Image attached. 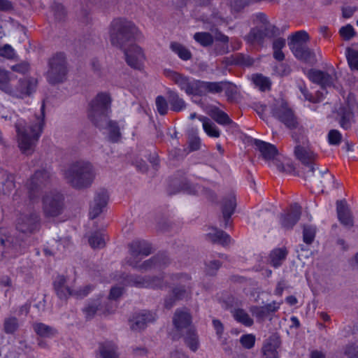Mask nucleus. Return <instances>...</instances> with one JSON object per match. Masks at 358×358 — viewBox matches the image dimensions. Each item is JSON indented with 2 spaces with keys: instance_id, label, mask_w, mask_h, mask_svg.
Listing matches in <instances>:
<instances>
[{
  "instance_id": "obj_9",
  "label": "nucleus",
  "mask_w": 358,
  "mask_h": 358,
  "mask_svg": "<svg viewBox=\"0 0 358 358\" xmlns=\"http://www.w3.org/2000/svg\"><path fill=\"white\" fill-rule=\"evenodd\" d=\"M164 75L178 85L180 90L187 95L197 96L198 83L196 80L170 69L164 70Z\"/></svg>"
},
{
  "instance_id": "obj_17",
  "label": "nucleus",
  "mask_w": 358,
  "mask_h": 358,
  "mask_svg": "<svg viewBox=\"0 0 358 358\" xmlns=\"http://www.w3.org/2000/svg\"><path fill=\"white\" fill-rule=\"evenodd\" d=\"M301 215V207L295 203L290 206L286 212L281 213L279 216V222L281 227L285 230H290L300 220Z\"/></svg>"
},
{
  "instance_id": "obj_26",
  "label": "nucleus",
  "mask_w": 358,
  "mask_h": 358,
  "mask_svg": "<svg viewBox=\"0 0 358 358\" xmlns=\"http://www.w3.org/2000/svg\"><path fill=\"white\" fill-rule=\"evenodd\" d=\"M280 338L275 335L266 340L262 348L263 358H278V348L280 346Z\"/></svg>"
},
{
  "instance_id": "obj_43",
  "label": "nucleus",
  "mask_w": 358,
  "mask_h": 358,
  "mask_svg": "<svg viewBox=\"0 0 358 358\" xmlns=\"http://www.w3.org/2000/svg\"><path fill=\"white\" fill-rule=\"evenodd\" d=\"M171 50L176 53L181 59L184 61L192 58L191 52L183 45L178 42H171L170 44Z\"/></svg>"
},
{
  "instance_id": "obj_46",
  "label": "nucleus",
  "mask_w": 358,
  "mask_h": 358,
  "mask_svg": "<svg viewBox=\"0 0 358 358\" xmlns=\"http://www.w3.org/2000/svg\"><path fill=\"white\" fill-rule=\"evenodd\" d=\"M19 328L18 320L15 317H8L4 319L3 331L6 334H13Z\"/></svg>"
},
{
  "instance_id": "obj_14",
  "label": "nucleus",
  "mask_w": 358,
  "mask_h": 358,
  "mask_svg": "<svg viewBox=\"0 0 358 358\" xmlns=\"http://www.w3.org/2000/svg\"><path fill=\"white\" fill-rule=\"evenodd\" d=\"M16 229L22 234H33L38 232L41 227V219L38 213L32 212L20 215L16 220Z\"/></svg>"
},
{
  "instance_id": "obj_19",
  "label": "nucleus",
  "mask_w": 358,
  "mask_h": 358,
  "mask_svg": "<svg viewBox=\"0 0 358 358\" xmlns=\"http://www.w3.org/2000/svg\"><path fill=\"white\" fill-rule=\"evenodd\" d=\"M35 87L36 81L34 79L23 78L19 80L15 90L9 87V91L7 93L15 97L23 98L31 94Z\"/></svg>"
},
{
  "instance_id": "obj_32",
  "label": "nucleus",
  "mask_w": 358,
  "mask_h": 358,
  "mask_svg": "<svg viewBox=\"0 0 358 358\" xmlns=\"http://www.w3.org/2000/svg\"><path fill=\"white\" fill-rule=\"evenodd\" d=\"M15 187L14 176L0 169V192L3 194H10Z\"/></svg>"
},
{
  "instance_id": "obj_39",
  "label": "nucleus",
  "mask_w": 358,
  "mask_h": 358,
  "mask_svg": "<svg viewBox=\"0 0 358 358\" xmlns=\"http://www.w3.org/2000/svg\"><path fill=\"white\" fill-rule=\"evenodd\" d=\"M108 240L107 235L103 231H95L89 237L88 242L94 249H101L105 247Z\"/></svg>"
},
{
  "instance_id": "obj_40",
  "label": "nucleus",
  "mask_w": 358,
  "mask_h": 358,
  "mask_svg": "<svg viewBox=\"0 0 358 358\" xmlns=\"http://www.w3.org/2000/svg\"><path fill=\"white\" fill-rule=\"evenodd\" d=\"M339 115L341 116L339 120L341 127L345 130L349 129L354 118V113L351 109L345 107L341 108Z\"/></svg>"
},
{
  "instance_id": "obj_18",
  "label": "nucleus",
  "mask_w": 358,
  "mask_h": 358,
  "mask_svg": "<svg viewBox=\"0 0 358 358\" xmlns=\"http://www.w3.org/2000/svg\"><path fill=\"white\" fill-rule=\"evenodd\" d=\"M124 51L126 62L131 67L140 69L144 60V55L141 48L136 44H129L122 49Z\"/></svg>"
},
{
  "instance_id": "obj_25",
  "label": "nucleus",
  "mask_w": 358,
  "mask_h": 358,
  "mask_svg": "<svg viewBox=\"0 0 358 358\" xmlns=\"http://www.w3.org/2000/svg\"><path fill=\"white\" fill-rule=\"evenodd\" d=\"M198 84L197 96H203L207 93H221L224 90L227 82H207L199 80Z\"/></svg>"
},
{
  "instance_id": "obj_38",
  "label": "nucleus",
  "mask_w": 358,
  "mask_h": 358,
  "mask_svg": "<svg viewBox=\"0 0 358 358\" xmlns=\"http://www.w3.org/2000/svg\"><path fill=\"white\" fill-rule=\"evenodd\" d=\"M207 238L213 243H218L222 245H227L231 241L230 236L224 231L214 229L213 232L206 235Z\"/></svg>"
},
{
  "instance_id": "obj_5",
  "label": "nucleus",
  "mask_w": 358,
  "mask_h": 358,
  "mask_svg": "<svg viewBox=\"0 0 358 358\" xmlns=\"http://www.w3.org/2000/svg\"><path fill=\"white\" fill-rule=\"evenodd\" d=\"M302 142L303 145H296L294 155L303 165V176L308 175V178H312L314 171L317 169L316 162L318 155L308 145H305L303 141Z\"/></svg>"
},
{
  "instance_id": "obj_52",
  "label": "nucleus",
  "mask_w": 358,
  "mask_h": 358,
  "mask_svg": "<svg viewBox=\"0 0 358 358\" xmlns=\"http://www.w3.org/2000/svg\"><path fill=\"white\" fill-rule=\"evenodd\" d=\"M316 229L310 225H305L303 230V241L306 244H311L315 237Z\"/></svg>"
},
{
  "instance_id": "obj_50",
  "label": "nucleus",
  "mask_w": 358,
  "mask_h": 358,
  "mask_svg": "<svg viewBox=\"0 0 358 358\" xmlns=\"http://www.w3.org/2000/svg\"><path fill=\"white\" fill-rule=\"evenodd\" d=\"M346 57L350 69L358 71V50L348 48L346 49Z\"/></svg>"
},
{
  "instance_id": "obj_10",
  "label": "nucleus",
  "mask_w": 358,
  "mask_h": 358,
  "mask_svg": "<svg viewBox=\"0 0 358 358\" xmlns=\"http://www.w3.org/2000/svg\"><path fill=\"white\" fill-rule=\"evenodd\" d=\"M120 279L124 285L135 286L139 288H162L164 285L162 278L156 276H141L124 273L121 274Z\"/></svg>"
},
{
  "instance_id": "obj_8",
  "label": "nucleus",
  "mask_w": 358,
  "mask_h": 358,
  "mask_svg": "<svg viewBox=\"0 0 358 358\" xmlns=\"http://www.w3.org/2000/svg\"><path fill=\"white\" fill-rule=\"evenodd\" d=\"M279 29L275 25H268L267 27H252L243 38L250 46L262 48L264 46L266 38H271L278 34Z\"/></svg>"
},
{
  "instance_id": "obj_51",
  "label": "nucleus",
  "mask_w": 358,
  "mask_h": 358,
  "mask_svg": "<svg viewBox=\"0 0 358 358\" xmlns=\"http://www.w3.org/2000/svg\"><path fill=\"white\" fill-rule=\"evenodd\" d=\"M99 306L100 302L98 300L89 302L83 309V311L85 315V317L87 320L92 319L96 315Z\"/></svg>"
},
{
  "instance_id": "obj_24",
  "label": "nucleus",
  "mask_w": 358,
  "mask_h": 358,
  "mask_svg": "<svg viewBox=\"0 0 358 358\" xmlns=\"http://www.w3.org/2000/svg\"><path fill=\"white\" fill-rule=\"evenodd\" d=\"M155 314L152 312L143 310L130 320L131 329L134 331L144 329L148 323L155 320Z\"/></svg>"
},
{
  "instance_id": "obj_59",
  "label": "nucleus",
  "mask_w": 358,
  "mask_h": 358,
  "mask_svg": "<svg viewBox=\"0 0 358 358\" xmlns=\"http://www.w3.org/2000/svg\"><path fill=\"white\" fill-rule=\"evenodd\" d=\"M342 139L341 134L336 129H331L328 134V141L330 145H338Z\"/></svg>"
},
{
  "instance_id": "obj_37",
  "label": "nucleus",
  "mask_w": 358,
  "mask_h": 358,
  "mask_svg": "<svg viewBox=\"0 0 358 358\" xmlns=\"http://www.w3.org/2000/svg\"><path fill=\"white\" fill-rule=\"evenodd\" d=\"M33 329L38 336L43 338H52L57 334L55 328L42 322L33 324Z\"/></svg>"
},
{
  "instance_id": "obj_4",
  "label": "nucleus",
  "mask_w": 358,
  "mask_h": 358,
  "mask_svg": "<svg viewBox=\"0 0 358 358\" xmlns=\"http://www.w3.org/2000/svg\"><path fill=\"white\" fill-rule=\"evenodd\" d=\"M137 31L138 28L132 22L125 18H115L110 24V43L122 50L133 42Z\"/></svg>"
},
{
  "instance_id": "obj_23",
  "label": "nucleus",
  "mask_w": 358,
  "mask_h": 358,
  "mask_svg": "<svg viewBox=\"0 0 358 358\" xmlns=\"http://www.w3.org/2000/svg\"><path fill=\"white\" fill-rule=\"evenodd\" d=\"M336 212L338 219L341 224L348 229H350L353 227V216L345 200L336 201Z\"/></svg>"
},
{
  "instance_id": "obj_64",
  "label": "nucleus",
  "mask_w": 358,
  "mask_h": 358,
  "mask_svg": "<svg viewBox=\"0 0 358 358\" xmlns=\"http://www.w3.org/2000/svg\"><path fill=\"white\" fill-rule=\"evenodd\" d=\"M224 90L225 91V94L227 96V99L229 101H231L235 99V96L237 92L235 85L227 83Z\"/></svg>"
},
{
  "instance_id": "obj_29",
  "label": "nucleus",
  "mask_w": 358,
  "mask_h": 358,
  "mask_svg": "<svg viewBox=\"0 0 358 358\" xmlns=\"http://www.w3.org/2000/svg\"><path fill=\"white\" fill-rule=\"evenodd\" d=\"M173 322L176 329L180 332L192 327L191 316L184 311L177 310L174 314Z\"/></svg>"
},
{
  "instance_id": "obj_2",
  "label": "nucleus",
  "mask_w": 358,
  "mask_h": 358,
  "mask_svg": "<svg viewBox=\"0 0 358 358\" xmlns=\"http://www.w3.org/2000/svg\"><path fill=\"white\" fill-rule=\"evenodd\" d=\"M45 126V104H42L40 115L27 126L23 120H19L15 124L18 138V146L21 152L27 155H31Z\"/></svg>"
},
{
  "instance_id": "obj_36",
  "label": "nucleus",
  "mask_w": 358,
  "mask_h": 358,
  "mask_svg": "<svg viewBox=\"0 0 358 358\" xmlns=\"http://www.w3.org/2000/svg\"><path fill=\"white\" fill-rule=\"evenodd\" d=\"M183 334L186 345L194 352H195L199 345L197 334L193 327L188 328L181 332Z\"/></svg>"
},
{
  "instance_id": "obj_35",
  "label": "nucleus",
  "mask_w": 358,
  "mask_h": 358,
  "mask_svg": "<svg viewBox=\"0 0 358 358\" xmlns=\"http://www.w3.org/2000/svg\"><path fill=\"white\" fill-rule=\"evenodd\" d=\"M99 352L100 358H119L116 345L110 341L100 343Z\"/></svg>"
},
{
  "instance_id": "obj_15",
  "label": "nucleus",
  "mask_w": 358,
  "mask_h": 358,
  "mask_svg": "<svg viewBox=\"0 0 358 358\" xmlns=\"http://www.w3.org/2000/svg\"><path fill=\"white\" fill-rule=\"evenodd\" d=\"M307 76L312 83L320 85L323 90L334 87V83L337 80L336 73L333 67L330 69V73L311 69L308 71Z\"/></svg>"
},
{
  "instance_id": "obj_13",
  "label": "nucleus",
  "mask_w": 358,
  "mask_h": 358,
  "mask_svg": "<svg viewBox=\"0 0 358 358\" xmlns=\"http://www.w3.org/2000/svg\"><path fill=\"white\" fill-rule=\"evenodd\" d=\"M64 196L59 192H51L43 199V209L45 217H55L62 214L64 209Z\"/></svg>"
},
{
  "instance_id": "obj_58",
  "label": "nucleus",
  "mask_w": 358,
  "mask_h": 358,
  "mask_svg": "<svg viewBox=\"0 0 358 358\" xmlns=\"http://www.w3.org/2000/svg\"><path fill=\"white\" fill-rule=\"evenodd\" d=\"M157 269H161L170 263L169 257L164 253L157 254L153 257Z\"/></svg>"
},
{
  "instance_id": "obj_33",
  "label": "nucleus",
  "mask_w": 358,
  "mask_h": 358,
  "mask_svg": "<svg viewBox=\"0 0 358 358\" xmlns=\"http://www.w3.org/2000/svg\"><path fill=\"white\" fill-rule=\"evenodd\" d=\"M288 251L285 248H275L269 255V264L274 268L280 266L286 259Z\"/></svg>"
},
{
  "instance_id": "obj_53",
  "label": "nucleus",
  "mask_w": 358,
  "mask_h": 358,
  "mask_svg": "<svg viewBox=\"0 0 358 358\" xmlns=\"http://www.w3.org/2000/svg\"><path fill=\"white\" fill-rule=\"evenodd\" d=\"M156 107L158 113L161 115H165L168 113V99L166 100L162 96H158L155 100Z\"/></svg>"
},
{
  "instance_id": "obj_16",
  "label": "nucleus",
  "mask_w": 358,
  "mask_h": 358,
  "mask_svg": "<svg viewBox=\"0 0 358 358\" xmlns=\"http://www.w3.org/2000/svg\"><path fill=\"white\" fill-rule=\"evenodd\" d=\"M314 171L312 178H308V175L303 176L305 180L308 181L313 187L321 189L323 192L324 187H336L335 185V178L328 169L324 171Z\"/></svg>"
},
{
  "instance_id": "obj_34",
  "label": "nucleus",
  "mask_w": 358,
  "mask_h": 358,
  "mask_svg": "<svg viewBox=\"0 0 358 358\" xmlns=\"http://www.w3.org/2000/svg\"><path fill=\"white\" fill-rule=\"evenodd\" d=\"M154 257L145 261L142 264H139L141 262V259H127L126 263L131 266L132 268L137 269L140 271L144 272L151 269H157Z\"/></svg>"
},
{
  "instance_id": "obj_44",
  "label": "nucleus",
  "mask_w": 358,
  "mask_h": 358,
  "mask_svg": "<svg viewBox=\"0 0 358 358\" xmlns=\"http://www.w3.org/2000/svg\"><path fill=\"white\" fill-rule=\"evenodd\" d=\"M230 64L238 65L242 66H251L254 63V59L248 55L243 53H237L230 57Z\"/></svg>"
},
{
  "instance_id": "obj_63",
  "label": "nucleus",
  "mask_w": 358,
  "mask_h": 358,
  "mask_svg": "<svg viewBox=\"0 0 358 358\" xmlns=\"http://www.w3.org/2000/svg\"><path fill=\"white\" fill-rule=\"evenodd\" d=\"M171 294L178 301L183 299L187 294L186 289L183 285H178L173 288Z\"/></svg>"
},
{
  "instance_id": "obj_11",
  "label": "nucleus",
  "mask_w": 358,
  "mask_h": 358,
  "mask_svg": "<svg viewBox=\"0 0 358 358\" xmlns=\"http://www.w3.org/2000/svg\"><path fill=\"white\" fill-rule=\"evenodd\" d=\"M67 279L64 275H58L53 282L54 289L57 296L60 299L66 300L69 296H74L77 298L86 296L93 289L92 285H86L78 290H72L66 285Z\"/></svg>"
},
{
  "instance_id": "obj_60",
  "label": "nucleus",
  "mask_w": 358,
  "mask_h": 358,
  "mask_svg": "<svg viewBox=\"0 0 358 358\" xmlns=\"http://www.w3.org/2000/svg\"><path fill=\"white\" fill-rule=\"evenodd\" d=\"M345 354L350 358H358V340L346 346Z\"/></svg>"
},
{
  "instance_id": "obj_61",
  "label": "nucleus",
  "mask_w": 358,
  "mask_h": 358,
  "mask_svg": "<svg viewBox=\"0 0 358 358\" xmlns=\"http://www.w3.org/2000/svg\"><path fill=\"white\" fill-rule=\"evenodd\" d=\"M9 87L8 72L0 68V89L7 93L9 91Z\"/></svg>"
},
{
  "instance_id": "obj_30",
  "label": "nucleus",
  "mask_w": 358,
  "mask_h": 358,
  "mask_svg": "<svg viewBox=\"0 0 358 358\" xmlns=\"http://www.w3.org/2000/svg\"><path fill=\"white\" fill-rule=\"evenodd\" d=\"M166 95L170 108L172 111L178 113L186 108V102L180 96L177 92L169 90Z\"/></svg>"
},
{
  "instance_id": "obj_20",
  "label": "nucleus",
  "mask_w": 358,
  "mask_h": 358,
  "mask_svg": "<svg viewBox=\"0 0 358 358\" xmlns=\"http://www.w3.org/2000/svg\"><path fill=\"white\" fill-rule=\"evenodd\" d=\"M294 55L306 63L314 64L317 62L315 52L305 44H293L289 46Z\"/></svg>"
},
{
  "instance_id": "obj_45",
  "label": "nucleus",
  "mask_w": 358,
  "mask_h": 358,
  "mask_svg": "<svg viewBox=\"0 0 358 358\" xmlns=\"http://www.w3.org/2000/svg\"><path fill=\"white\" fill-rule=\"evenodd\" d=\"M211 117L217 123L222 125H228L232 123V120L229 115L218 108L212 110Z\"/></svg>"
},
{
  "instance_id": "obj_3",
  "label": "nucleus",
  "mask_w": 358,
  "mask_h": 358,
  "mask_svg": "<svg viewBox=\"0 0 358 358\" xmlns=\"http://www.w3.org/2000/svg\"><path fill=\"white\" fill-rule=\"evenodd\" d=\"M64 175L68 182L73 188L83 189L92 185L96 173L91 163L80 160L71 164L65 171Z\"/></svg>"
},
{
  "instance_id": "obj_28",
  "label": "nucleus",
  "mask_w": 358,
  "mask_h": 358,
  "mask_svg": "<svg viewBox=\"0 0 358 358\" xmlns=\"http://www.w3.org/2000/svg\"><path fill=\"white\" fill-rule=\"evenodd\" d=\"M254 144L257 149L261 152L263 158L266 161L274 159L275 156L278 154L276 147L269 143L259 139H255Z\"/></svg>"
},
{
  "instance_id": "obj_47",
  "label": "nucleus",
  "mask_w": 358,
  "mask_h": 358,
  "mask_svg": "<svg viewBox=\"0 0 358 358\" xmlns=\"http://www.w3.org/2000/svg\"><path fill=\"white\" fill-rule=\"evenodd\" d=\"M194 39L203 47H208L213 43L214 38L209 32H196L194 35Z\"/></svg>"
},
{
  "instance_id": "obj_48",
  "label": "nucleus",
  "mask_w": 358,
  "mask_h": 358,
  "mask_svg": "<svg viewBox=\"0 0 358 358\" xmlns=\"http://www.w3.org/2000/svg\"><path fill=\"white\" fill-rule=\"evenodd\" d=\"M289 38L290 39V41L288 43L289 46L293 44H305L310 40L308 34L303 30L295 32Z\"/></svg>"
},
{
  "instance_id": "obj_22",
  "label": "nucleus",
  "mask_w": 358,
  "mask_h": 358,
  "mask_svg": "<svg viewBox=\"0 0 358 358\" xmlns=\"http://www.w3.org/2000/svg\"><path fill=\"white\" fill-rule=\"evenodd\" d=\"M108 200V195L105 189L98 191L94 198V201L90 206V218L93 220L97 217L106 207Z\"/></svg>"
},
{
  "instance_id": "obj_1",
  "label": "nucleus",
  "mask_w": 358,
  "mask_h": 358,
  "mask_svg": "<svg viewBox=\"0 0 358 358\" xmlns=\"http://www.w3.org/2000/svg\"><path fill=\"white\" fill-rule=\"evenodd\" d=\"M110 103L111 98L108 94L99 93L90 103L88 117L96 127L100 129H108L110 142L117 143L121 138V133L117 122L108 120V115L111 111Z\"/></svg>"
},
{
  "instance_id": "obj_31",
  "label": "nucleus",
  "mask_w": 358,
  "mask_h": 358,
  "mask_svg": "<svg viewBox=\"0 0 358 358\" xmlns=\"http://www.w3.org/2000/svg\"><path fill=\"white\" fill-rule=\"evenodd\" d=\"M15 187L14 176L0 169V192L3 194H10Z\"/></svg>"
},
{
  "instance_id": "obj_49",
  "label": "nucleus",
  "mask_w": 358,
  "mask_h": 358,
  "mask_svg": "<svg viewBox=\"0 0 358 358\" xmlns=\"http://www.w3.org/2000/svg\"><path fill=\"white\" fill-rule=\"evenodd\" d=\"M254 84L259 87L261 91L268 90L271 88V81L270 80L265 76H263L261 74H257L252 78Z\"/></svg>"
},
{
  "instance_id": "obj_6",
  "label": "nucleus",
  "mask_w": 358,
  "mask_h": 358,
  "mask_svg": "<svg viewBox=\"0 0 358 358\" xmlns=\"http://www.w3.org/2000/svg\"><path fill=\"white\" fill-rule=\"evenodd\" d=\"M271 113L289 129L297 128L299 125L297 118L284 99L275 100L271 106Z\"/></svg>"
},
{
  "instance_id": "obj_56",
  "label": "nucleus",
  "mask_w": 358,
  "mask_h": 358,
  "mask_svg": "<svg viewBox=\"0 0 358 358\" xmlns=\"http://www.w3.org/2000/svg\"><path fill=\"white\" fill-rule=\"evenodd\" d=\"M242 346L246 349H251L255 346V336L253 334H244L240 338Z\"/></svg>"
},
{
  "instance_id": "obj_12",
  "label": "nucleus",
  "mask_w": 358,
  "mask_h": 358,
  "mask_svg": "<svg viewBox=\"0 0 358 358\" xmlns=\"http://www.w3.org/2000/svg\"><path fill=\"white\" fill-rule=\"evenodd\" d=\"M50 178V173L45 169H39L35 171L27 182L29 196L31 200H34L39 196L43 188L49 183Z\"/></svg>"
},
{
  "instance_id": "obj_55",
  "label": "nucleus",
  "mask_w": 358,
  "mask_h": 358,
  "mask_svg": "<svg viewBox=\"0 0 358 358\" xmlns=\"http://www.w3.org/2000/svg\"><path fill=\"white\" fill-rule=\"evenodd\" d=\"M339 34L344 40L349 41L355 36L356 33L351 24H347L340 29Z\"/></svg>"
},
{
  "instance_id": "obj_21",
  "label": "nucleus",
  "mask_w": 358,
  "mask_h": 358,
  "mask_svg": "<svg viewBox=\"0 0 358 358\" xmlns=\"http://www.w3.org/2000/svg\"><path fill=\"white\" fill-rule=\"evenodd\" d=\"M129 248L130 257L127 259H139L140 256L147 257L152 253L151 245L144 240L134 241Z\"/></svg>"
},
{
  "instance_id": "obj_42",
  "label": "nucleus",
  "mask_w": 358,
  "mask_h": 358,
  "mask_svg": "<svg viewBox=\"0 0 358 358\" xmlns=\"http://www.w3.org/2000/svg\"><path fill=\"white\" fill-rule=\"evenodd\" d=\"M234 318L239 323L245 327H251L254 321L248 314V313L242 308H236L231 311Z\"/></svg>"
},
{
  "instance_id": "obj_7",
  "label": "nucleus",
  "mask_w": 358,
  "mask_h": 358,
  "mask_svg": "<svg viewBox=\"0 0 358 358\" xmlns=\"http://www.w3.org/2000/svg\"><path fill=\"white\" fill-rule=\"evenodd\" d=\"M49 66L47 79L50 84L60 83L66 80L67 67L64 53H57L53 56L49 62Z\"/></svg>"
},
{
  "instance_id": "obj_27",
  "label": "nucleus",
  "mask_w": 358,
  "mask_h": 358,
  "mask_svg": "<svg viewBox=\"0 0 358 358\" xmlns=\"http://www.w3.org/2000/svg\"><path fill=\"white\" fill-rule=\"evenodd\" d=\"M236 207V199L234 194H229L226 196L222 201V211L224 220V227H227L231 215L235 211Z\"/></svg>"
},
{
  "instance_id": "obj_54",
  "label": "nucleus",
  "mask_w": 358,
  "mask_h": 358,
  "mask_svg": "<svg viewBox=\"0 0 358 358\" xmlns=\"http://www.w3.org/2000/svg\"><path fill=\"white\" fill-rule=\"evenodd\" d=\"M221 264V262L218 260H210L206 262L205 271L206 274L209 275H215L217 270L220 268Z\"/></svg>"
},
{
  "instance_id": "obj_57",
  "label": "nucleus",
  "mask_w": 358,
  "mask_h": 358,
  "mask_svg": "<svg viewBox=\"0 0 358 358\" xmlns=\"http://www.w3.org/2000/svg\"><path fill=\"white\" fill-rule=\"evenodd\" d=\"M279 0H231V5L237 10L244 8L250 2H278Z\"/></svg>"
},
{
  "instance_id": "obj_62",
  "label": "nucleus",
  "mask_w": 358,
  "mask_h": 358,
  "mask_svg": "<svg viewBox=\"0 0 358 358\" xmlns=\"http://www.w3.org/2000/svg\"><path fill=\"white\" fill-rule=\"evenodd\" d=\"M180 191H183L187 194H194V188L192 187V186L190 185V184L187 182V180L186 179L182 180L178 184L177 190L174 191V192H171L170 194H175Z\"/></svg>"
},
{
  "instance_id": "obj_41",
  "label": "nucleus",
  "mask_w": 358,
  "mask_h": 358,
  "mask_svg": "<svg viewBox=\"0 0 358 358\" xmlns=\"http://www.w3.org/2000/svg\"><path fill=\"white\" fill-rule=\"evenodd\" d=\"M199 120L203 123V128L208 136L213 138H218L220 132L217 127L207 117L200 116Z\"/></svg>"
}]
</instances>
